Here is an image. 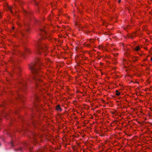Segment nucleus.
Instances as JSON below:
<instances>
[{"instance_id":"nucleus-5","label":"nucleus","mask_w":152,"mask_h":152,"mask_svg":"<svg viewBox=\"0 0 152 152\" xmlns=\"http://www.w3.org/2000/svg\"><path fill=\"white\" fill-rule=\"evenodd\" d=\"M30 51L28 48H26L24 52L22 53V55L24 56L25 55H28V53H30Z\"/></svg>"},{"instance_id":"nucleus-3","label":"nucleus","mask_w":152,"mask_h":152,"mask_svg":"<svg viewBox=\"0 0 152 152\" xmlns=\"http://www.w3.org/2000/svg\"><path fill=\"white\" fill-rule=\"evenodd\" d=\"M26 83L25 82H21L19 84V90L18 91L17 94L18 98L20 99H22L23 96H22V94L21 92L23 90L24 91H25L26 87Z\"/></svg>"},{"instance_id":"nucleus-25","label":"nucleus","mask_w":152,"mask_h":152,"mask_svg":"<svg viewBox=\"0 0 152 152\" xmlns=\"http://www.w3.org/2000/svg\"><path fill=\"white\" fill-rule=\"evenodd\" d=\"M1 145V143H0V145Z\"/></svg>"},{"instance_id":"nucleus-7","label":"nucleus","mask_w":152,"mask_h":152,"mask_svg":"<svg viewBox=\"0 0 152 152\" xmlns=\"http://www.w3.org/2000/svg\"><path fill=\"white\" fill-rule=\"evenodd\" d=\"M42 32V35H43V36H44V35L45 34V35H47V36H48V34H47L46 32L45 31L44 29H41L40 30Z\"/></svg>"},{"instance_id":"nucleus-8","label":"nucleus","mask_w":152,"mask_h":152,"mask_svg":"<svg viewBox=\"0 0 152 152\" xmlns=\"http://www.w3.org/2000/svg\"><path fill=\"white\" fill-rule=\"evenodd\" d=\"M25 25L26 26V30L27 31H29V29L28 28L29 24L28 23L25 24Z\"/></svg>"},{"instance_id":"nucleus-18","label":"nucleus","mask_w":152,"mask_h":152,"mask_svg":"<svg viewBox=\"0 0 152 152\" xmlns=\"http://www.w3.org/2000/svg\"><path fill=\"white\" fill-rule=\"evenodd\" d=\"M90 44H87V46L88 47L89 46H90Z\"/></svg>"},{"instance_id":"nucleus-1","label":"nucleus","mask_w":152,"mask_h":152,"mask_svg":"<svg viewBox=\"0 0 152 152\" xmlns=\"http://www.w3.org/2000/svg\"><path fill=\"white\" fill-rule=\"evenodd\" d=\"M39 59H37L35 63H33L29 66L31 72L33 75V78L35 82L37 87H38V82H42V80L40 78L41 75H39L40 66L41 63Z\"/></svg>"},{"instance_id":"nucleus-21","label":"nucleus","mask_w":152,"mask_h":152,"mask_svg":"<svg viewBox=\"0 0 152 152\" xmlns=\"http://www.w3.org/2000/svg\"><path fill=\"white\" fill-rule=\"evenodd\" d=\"M22 35H24V34L23 33H22Z\"/></svg>"},{"instance_id":"nucleus-20","label":"nucleus","mask_w":152,"mask_h":152,"mask_svg":"<svg viewBox=\"0 0 152 152\" xmlns=\"http://www.w3.org/2000/svg\"><path fill=\"white\" fill-rule=\"evenodd\" d=\"M151 61H152V57L151 58Z\"/></svg>"},{"instance_id":"nucleus-6","label":"nucleus","mask_w":152,"mask_h":152,"mask_svg":"<svg viewBox=\"0 0 152 152\" xmlns=\"http://www.w3.org/2000/svg\"><path fill=\"white\" fill-rule=\"evenodd\" d=\"M33 99L36 101H38L39 100V96L37 94L34 95V97H33Z\"/></svg>"},{"instance_id":"nucleus-16","label":"nucleus","mask_w":152,"mask_h":152,"mask_svg":"<svg viewBox=\"0 0 152 152\" xmlns=\"http://www.w3.org/2000/svg\"><path fill=\"white\" fill-rule=\"evenodd\" d=\"M10 144H11V146H14L13 145V143L12 142H10Z\"/></svg>"},{"instance_id":"nucleus-14","label":"nucleus","mask_w":152,"mask_h":152,"mask_svg":"<svg viewBox=\"0 0 152 152\" xmlns=\"http://www.w3.org/2000/svg\"><path fill=\"white\" fill-rule=\"evenodd\" d=\"M8 10L9 11H10L11 12H12V9L10 7H8Z\"/></svg>"},{"instance_id":"nucleus-10","label":"nucleus","mask_w":152,"mask_h":152,"mask_svg":"<svg viewBox=\"0 0 152 152\" xmlns=\"http://www.w3.org/2000/svg\"><path fill=\"white\" fill-rule=\"evenodd\" d=\"M39 123L37 121H34V122L33 123V124L34 125V126L37 127V126L36 125V124H39Z\"/></svg>"},{"instance_id":"nucleus-17","label":"nucleus","mask_w":152,"mask_h":152,"mask_svg":"<svg viewBox=\"0 0 152 152\" xmlns=\"http://www.w3.org/2000/svg\"><path fill=\"white\" fill-rule=\"evenodd\" d=\"M130 37L131 38H133V37L132 36H130L129 37Z\"/></svg>"},{"instance_id":"nucleus-11","label":"nucleus","mask_w":152,"mask_h":152,"mask_svg":"<svg viewBox=\"0 0 152 152\" xmlns=\"http://www.w3.org/2000/svg\"><path fill=\"white\" fill-rule=\"evenodd\" d=\"M134 50L136 51H138V50H140V48L139 46L136 47L135 48H134Z\"/></svg>"},{"instance_id":"nucleus-2","label":"nucleus","mask_w":152,"mask_h":152,"mask_svg":"<svg viewBox=\"0 0 152 152\" xmlns=\"http://www.w3.org/2000/svg\"><path fill=\"white\" fill-rule=\"evenodd\" d=\"M44 43L43 41H41L40 39H39L36 43V52L39 54H41L42 51L43 52H44V51L47 52V48L45 45H43Z\"/></svg>"},{"instance_id":"nucleus-4","label":"nucleus","mask_w":152,"mask_h":152,"mask_svg":"<svg viewBox=\"0 0 152 152\" xmlns=\"http://www.w3.org/2000/svg\"><path fill=\"white\" fill-rule=\"evenodd\" d=\"M20 69L19 66H17L13 70V73L19 75V72L20 71Z\"/></svg>"},{"instance_id":"nucleus-22","label":"nucleus","mask_w":152,"mask_h":152,"mask_svg":"<svg viewBox=\"0 0 152 152\" xmlns=\"http://www.w3.org/2000/svg\"><path fill=\"white\" fill-rule=\"evenodd\" d=\"M129 26H128L127 27V28H128Z\"/></svg>"},{"instance_id":"nucleus-19","label":"nucleus","mask_w":152,"mask_h":152,"mask_svg":"<svg viewBox=\"0 0 152 152\" xmlns=\"http://www.w3.org/2000/svg\"><path fill=\"white\" fill-rule=\"evenodd\" d=\"M121 0H118V3H120L121 2Z\"/></svg>"},{"instance_id":"nucleus-12","label":"nucleus","mask_w":152,"mask_h":152,"mask_svg":"<svg viewBox=\"0 0 152 152\" xmlns=\"http://www.w3.org/2000/svg\"><path fill=\"white\" fill-rule=\"evenodd\" d=\"M120 94V93L118 91H116V95L117 96H119Z\"/></svg>"},{"instance_id":"nucleus-23","label":"nucleus","mask_w":152,"mask_h":152,"mask_svg":"<svg viewBox=\"0 0 152 152\" xmlns=\"http://www.w3.org/2000/svg\"><path fill=\"white\" fill-rule=\"evenodd\" d=\"M35 106H37V105H36V104H35Z\"/></svg>"},{"instance_id":"nucleus-24","label":"nucleus","mask_w":152,"mask_h":152,"mask_svg":"<svg viewBox=\"0 0 152 152\" xmlns=\"http://www.w3.org/2000/svg\"><path fill=\"white\" fill-rule=\"evenodd\" d=\"M124 28L126 30V28Z\"/></svg>"},{"instance_id":"nucleus-9","label":"nucleus","mask_w":152,"mask_h":152,"mask_svg":"<svg viewBox=\"0 0 152 152\" xmlns=\"http://www.w3.org/2000/svg\"><path fill=\"white\" fill-rule=\"evenodd\" d=\"M56 110H57L60 111H61L62 110L60 106L59 105H58L56 106Z\"/></svg>"},{"instance_id":"nucleus-13","label":"nucleus","mask_w":152,"mask_h":152,"mask_svg":"<svg viewBox=\"0 0 152 152\" xmlns=\"http://www.w3.org/2000/svg\"><path fill=\"white\" fill-rule=\"evenodd\" d=\"M34 1L35 3V4L36 5H37L38 4V2L37 1H36V0H34Z\"/></svg>"},{"instance_id":"nucleus-15","label":"nucleus","mask_w":152,"mask_h":152,"mask_svg":"<svg viewBox=\"0 0 152 152\" xmlns=\"http://www.w3.org/2000/svg\"><path fill=\"white\" fill-rule=\"evenodd\" d=\"M21 151L22 150V149H21V148H18V149H17V150H16V151Z\"/></svg>"}]
</instances>
